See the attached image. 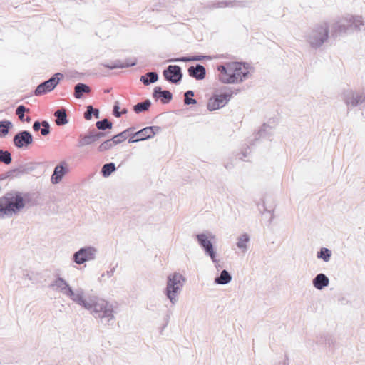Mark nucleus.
Segmentation results:
<instances>
[{
    "mask_svg": "<svg viewBox=\"0 0 365 365\" xmlns=\"http://www.w3.org/2000/svg\"><path fill=\"white\" fill-rule=\"evenodd\" d=\"M321 338L322 339L324 338V341L325 344L327 345L330 349L333 350V347L334 346V341L333 338L331 337V336H330L329 334H326L323 337L322 336Z\"/></svg>",
    "mask_w": 365,
    "mask_h": 365,
    "instance_id": "a19ab883",
    "label": "nucleus"
},
{
    "mask_svg": "<svg viewBox=\"0 0 365 365\" xmlns=\"http://www.w3.org/2000/svg\"><path fill=\"white\" fill-rule=\"evenodd\" d=\"M106 93H108V92H110V90H109V89H108V90H106Z\"/></svg>",
    "mask_w": 365,
    "mask_h": 365,
    "instance_id": "e2e57ef3",
    "label": "nucleus"
},
{
    "mask_svg": "<svg viewBox=\"0 0 365 365\" xmlns=\"http://www.w3.org/2000/svg\"><path fill=\"white\" fill-rule=\"evenodd\" d=\"M93 116H94V118L96 119H98L100 118L99 109L93 108Z\"/></svg>",
    "mask_w": 365,
    "mask_h": 365,
    "instance_id": "603ef678",
    "label": "nucleus"
},
{
    "mask_svg": "<svg viewBox=\"0 0 365 365\" xmlns=\"http://www.w3.org/2000/svg\"><path fill=\"white\" fill-rule=\"evenodd\" d=\"M7 178V177H6L5 173H4V175H1V179H5V178Z\"/></svg>",
    "mask_w": 365,
    "mask_h": 365,
    "instance_id": "bf43d9fd",
    "label": "nucleus"
},
{
    "mask_svg": "<svg viewBox=\"0 0 365 365\" xmlns=\"http://www.w3.org/2000/svg\"><path fill=\"white\" fill-rule=\"evenodd\" d=\"M38 165V163L34 162H29L19 165L18 167H16L17 175H19V178H20L24 175L29 174L36 170Z\"/></svg>",
    "mask_w": 365,
    "mask_h": 365,
    "instance_id": "5701e85b",
    "label": "nucleus"
},
{
    "mask_svg": "<svg viewBox=\"0 0 365 365\" xmlns=\"http://www.w3.org/2000/svg\"><path fill=\"white\" fill-rule=\"evenodd\" d=\"M185 281V277L179 272L172 273L167 277L166 287L163 293L171 304H175L178 301V295Z\"/></svg>",
    "mask_w": 365,
    "mask_h": 365,
    "instance_id": "39448f33",
    "label": "nucleus"
},
{
    "mask_svg": "<svg viewBox=\"0 0 365 365\" xmlns=\"http://www.w3.org/2000/svg\"><path fill=\"white\" fill-rule=\"evenodd\" d=\"M91 92V87L84 83H78L74 86L73 96L76 99H81L84 94H88Z\"/></svg>",
    "mask_w": 365,
    "mask_h": 365,
    "instance_id": "b1692460",
    "label": "nucleus"
},
{
    "mask_svg": "<svg viewBox=\"0 0 365 365\" xmlns=\"http://www.w3.org/2000/svg\"><path fill=\"white\" fill-rule=\"evenodd\" d=\"M6 177L7 178H19V175H17V168H15L14 169L9 170L7 172L5 173Z\"/></svg>",
    "mask_w": 365,
    "mask_h": 365,
    "instance_id": "a18cd8bd",
    "label": "nucleus"
},
{
    "mask_svg": "<svg viewBox=\"0 0 365 365\" xmlns=\"http://www.w3.org/2000/svg\"><path fill=\"white\" fill-rule=\"evenodd\" d=\"M152 105V103L150 99H146L144 101L139 102L137 104L134 105L133 107V111L138 114L149 110Z\"/></svg>",
    "mask_w": 365,
    "mask_h": 365,
    "instance_id": "c85d7f7f",
    "label": "nucleus"
},
{
    "mask_svg": "<svg viewBox=\"0 0 365 365\" xmlns=\"http://www.w3.org/2000/svg\"><path fill=\"white\" fill-rule=\"evenodd\" d=\"M166 62H180V57L168 59Z\"/></svg>",
    "mask_w": 365,
    "mask_h": 365,
    "instance_id": "6e6d98bb",
    "label": "nucleus"
},
{
    "mask_svg": "<svg viewBox=\"0 0 365 365\" xmlns=\"http://www.w3.org/2000/svg\"><path fill=\"white\" fill-rule=\"evenodd\" d=\"M128 112L127 108H123L120 113H121V115L123 114H126Z\"/></svg>",
    "mask_w": 365,
    "mask_h": 365,
    "instance_id": "4d7b16f0",
    "label": "nucleus"
},
{
    "mask_svg": "<svg viewBox=\"0 0 365 365\" xmlns=\"http://www.w3.org/2000/svg\"><path fill=\"white\" fill-rule=\"evenodd\" d=\"M34 142V137L30 131L24 130L16 133L13 138L14 146L19 149L27 148Z\"/></svg>",
    "mask_w": 365,
    "mask_h": 365,
    "instance_id": "f8f14e48",
    "label": "nucleus"
},
{
    "mask_svg": "<svg viewBox=\"0 0 365 365\" xmlns=\"http://www.w3.org/2000/svg\"><path fill=\"white\" fill-rule=\"evenodd\" d=\"M12 127L13 124L10 120L6 119L0 120V138L6 137Z\"/></svg>",
    "mask_w": 365,
    "mask_h": 365,
    "instance_id": "7c9ffc66",
    "label": "nucleus"
},
{
    "mask_svg": "<svg viewBox=\"0 0 365 365\" xmlns=\"http://www.w3.org/2000/svg\"><path fill=\"white\" fill-rule=\"evenodd\" d=\"M116 145H117L116 142L112 138L108 139V140L103 141L102 143H101L100 145L98 147L97 150L98 152H101V153L105 152V151H107V150L111 149Z\"/></svg>",
    "mask_w": 365,
    "mask_h": 365,
    "instance_id": "473e14b6",
    "label": "nucleus"
},
{
    "mask_svg": "<svg viewBox=\"0 0 365 365\" xmlns=\"http://www.w3.org/2000/svg\"><path fill=\"white\" fill-rule=\"evenodd\" d=\"M160 130L161 128L160 126H148L135 132V135H138L140 141H143L152 138Z\"/></svg>",
    "mask_w": 365,
    "mask_h": 365,
    "instance_id": "6ab92c4d",
    "label": "nucleus"
},
{
    "mask_svg": "<svg viewBox=\"0 0 365 365\" xmlns=\"http://www.w3.org/2000/svg\"><path fill=\"white\" fill-rule=\"evenodd\" d=\"M238 90L224 91L219 94H214L208 101L207 108L210 111H214L224 107L231 99L233 94H237Z\"/></svg>",
    "mask_w": 365,
    "mask_h": 365,
    "instance_id": "1a4fd4ad",
    "label": "nucleus"
},
{
    "mask_svg": "<svg viewBox=\"0 0 365 365\" xmlns=\"http://www.w3.org/2000/svg\"><path fill=\"white\" fill-rule=\"evenodd\" d=\"M135 127H130V128L125 129V130L113 135V138L116 142V144L118 145L127 139V138L128 136V133H130V130H135Z\"/></svg>",
    "mask_w": 365,
    "mask_h": 365,
    "instance_id": "2f4dec72",
    "label": "nucleus"
},
{
    "mask_svg": "<svg viewBox=\"0 0 365 365\" xmlns=\"http://www.w3.org/2000/svg\"><path fill=\"white\" fill-rule=\"evenodd\" d=\"M187 73L189 76L197 81L203 80L206 76V69L205 66L201 64L190 66L187 69Z\"/></svg>",
    "mask_w": 365,
    "mask_h": 365,
    "instance_id": "aec40b11",
    "label": "nucleus"
},
{
    "mask_svg": "<svg viewBox=\"0 0 365 365\" xmlns=\"http://www.w3.org/2000/svg\"><path fill=\"white\" fill-rule=\"evenodd\" d=\"M116 166L114 163H105L101 170V174L103 178H108L113 172L116 170Z\"/></svg>",
    "mask_w": 365,
    "mask_h": 365,
    "instance_id": "c756f323",
    "label": "nucleus"
},
{
    "mask_svg": "<svg viewBox=\"0 0 365 365\" xmlns=\"http://www.w3.org/2000/svg\"><path fill=\"white\" fill-rule=\"evenodd\" d=\"M225 168H230V165H225Z\"/></svg>",
    "mask_w": 365,
    "mask_h": 365,
    "instance_id": "69168bd1",
    "label": "nucleus"
},
{
    "mask_svg": "<svg viewBox=\"0 0 365 365\" xmlns=\"http://www.w3.org/2000/svg\"><path fill=\"white\" fill-rule=\"evenodd\" d=\"M272 128L267 123H263L259 130L254 134L253 139L249 141L250 146L256 145L262 139L271 140Z\"/></svg>",
    "mask_w": 365,
    "mask_h": 365,
    "instance_id": "2eb2a0df",
    "label": "nucleus"
},
{
    "mask_svg": "<svg viewBox=\"0 0 365 365\" xmlns=\"http://www.w3.org/2000/svg\"><path fill=\"white\" fill-rule=\"evenodd\" d=\"M216 268L218 269L219 267H220V265L217 263H215Z\"/></svg>",
    "mask_w": 365,
    "mask_h": 365,
    "instance_id": "052dcab7",
    "label": "nucleus"
},
{
    "mask_svg": "<svg viewBox=\"0 0 365 365\" xmlns=\"http://www.w3.org/2000/svg\"><path fill=\"white\" fill-rule=\"evenodd\" d=\"M250 240V237L247 234L244 233L239 236L237 239V246L238 248L246 250H247V244Z\"/></svg>",
    "mask_w": 365,
    "mask_h": 365,
    "instance_id": "e433bc0d",
    "label": "nucleus"
},
{
    "mask_svg": "<svg viewBox=\"0 0 365 365\" xmlns=\"http://www.w3.org/2000/svg\"><path fill=\"white\" fill-rule=\"evenodd\" d=\"M92 130L95 135L96 141L99 140L101 138H105L107 135L106 133H105L103 131H101V130L97 131L95 129H92Z\"/></svg>",
    "mask_w": 365,
    "mask_h": 365,
    "instance_id": "49530a36",
    "label": "nucleus"
},
{
    "mask_svg": "<svg viewBox=\"0 0 365 365\" xmlns=\"http://www.w3.org/2000/svg\"><path fill=\"white\" fill-rule=\"evenodd\" d=\"M0 162L5 165H9L12 162L11 153L3 149H0Z\"/></svg>",
    "mask_w": 365,
    "mask_h": 365,
    "instance_id": "4c0bfd02",
    "label": "nucleus"
},
{
    "mask_svg": "<svg viewBox=\"0 0 365 365\" xmlns=\"http://www.w3.org/2000/svg\"><path fill=\"white\" fill-rule=\"evenodd\" d=\"M225 168H230V165H225Z\"/></svg>",
    "mask_w": 365,
    "mask_h": 365,
    "instance_id": "0e129e2a",
    "label": "nucleus"
},
{
    "mask_svg": "<svg viewBox=\"0 0 365 365\" xmlns=\"http://www.w3.org/2000/svg\"><path fill=\"white\" fill-rule=\"evenodd\" d=\"M347 25L341 21H336L331 26V36L336 38L343 34H346L348 30L354 27L356 30H360V26L364 25V21L360 16L347 15L343 20Z\"/></svg>",
    "mask_w": 365,
    "mask_h": 365,
    "instance_id": "423d86ee",
    "label": "nucleus"
},
{
    "mask_svg": "<svg viewBox=\"0 0 365 365\" xmlns=\"http://www.w3.org/2000/svg\"><path fill=\"white\" fill-rule=\"evenodd\" d=\"M68 171L69 169L67 163L66 161L61 162L54 168L53 173L51 178V182L54 185L59 183Z\"/></svg>",
    "mask_w": 365,
    "mask_h": 365,
    "instance_id": "dca6fc26",
    "label": "nucleus"
},
{
    "mask_svg": "<svg viewBox=\"0 0 365 365\" xmlns=\"http://www.w3.org/2000/svg\"><path fill=\"white\" fill-rule=\"evenodd\" d=\"M93 106L88 105L86 106V110L84 112L83 117L86 120H90L93 117Z\"/></svg>",
    "mask_w": 365,
    "mask_h": 365,
    "instance_id": "79ce46f5",
    "label": "nucleus"
},
{
    "mask_svg": "<svg viewBox=\"0 0 365 365\" xmlns=\"http://www.w3.org/2000/svg\"><path fill=\"white\" fill-rule=\"evenodd\" d=\"M96 126L98 130L105 131L106 130H110L113 128V123L107 118L102 119L96 123Z\"/></svg>",
    "mask_w": 365,
    "mask_h": 365,
    "instance_id": "f704fd0d",
    "label": "nucleus"
},
{
    "mask_svg": "<svg viewBox=\"0 0 365 365\" xmlns=\"http://www.w3.org/2000/svg\"><path fill=\"white\" fill-rule=\"evenodd\" d=\"M138 60L136 58H128L125 60V62L122 63L120 60H115L113 61L110 63H101V66H103L105 68H107L108 69L113 70L116 68H130L135 66L137 64Z\"/></svg>",
    "mask_w": 365,
    "mask_h": 365,
    "instance_id": "a211bd4d",
    "label": "nucleus"
},
{
    "mask_svg": "<svg viewBox=\"0 0 365 365\" xmlns=\"http://www.w3.org/2000/svg\"><path fill=\"white\" fill-rule=\"evenodd\" d=\"M22 193L18 191L7 192L0 197V219L18 214L24 207Z\"/></svg>",
    "mask_w": 365,
    "mask_h": 365,
    "instance_id": "7ed1b4c3",
    "label": "nucleus"
},
{
    "mask_svg": "<svg viewBox=\"0 0 365 365\" xmlns=\"http://www.w3.org/2000/svg\"><path fill=\"white\" fill-rule=\"evenodd\" d=\"M55 123L58 126H63L68 123L66 110L64 108H58L53 113Z\"/></svg>",
    "mask_w": 365,
    "mask_h": 365,
    "instance_id": "393cba45",
    "label": "nucleus"
},
{
    "mask_svg": "<svg viewBox=\"0 0 365 365\" xmlns=\"http://www.w3.org/2000/svg\"><path fill=\"white\" fill-rule=\"evenodd\" d=\"M128 135L130 136L128 139V143H134L140 141L139 138H138V135H135V133H128Z\"/></svg>",
    "mask_w": 365,
    "mask_h": 365,
    "instance_id": "09e8293b",
    "label": "nucleus"
},
{
    "mask_svg": "<svg viewBox=\"0 0 365 365\" xmlns=\"http://www.w3.org/2000/svg\"><path fill=\"white\" fill-rule=\"evenodd\" d=\"M163 76L166 81L178 85L182 81L183 73L180 66L169 65L163 70Z\"/></svg>",
    "mask_w": 365,
    "mask_h": 365,
    "instance_id": "9b49d317",
    "label": "nucleus"
},
{
    "mask_svg": "<svg viewBox=\"0 0 365 365\" xmlns=\"http://www.w3.org/2000/svg\"><path fill=\"white\" fill-rule=\"evenodd\" d=\"M30 109L24 105H19L16 109V115L19 117L21 122H25V113H29Z\"/></svg>",
    "mask_w": 365,
    "mask_h": 365,
    "instance_id": "58836bf2",
    "label": "nucleus"
},
{
    "mask_svg": "<svg viewBox=\"0 0 365 365\" xmlns=\"http://www.w3.org/2000/svg\"><path fill=\"white\" fill-rule=\"evenodd\" d=\"M31 120V117L28 116L26 118H25V122L30 123Z\"/></svg>",
    "mask_w": 365,
    "mask_h": 365,
    "instance_id": "13d9d810",
    "label": "nucleus"
},
{
    "mask_svg": "<svg viewBox=\"0 0 365 365\" xmlns=\"http://www.w3.org/2000/svg\"><path fill=\"white\" fill-rule=\"evenodd\" d=\"M329 284V277L324 273L317 274L312 279L313 286L318 290H322Z\"/></svg>",
    "mask_w": 365,
    "mask_h": 365,
    "instance_id": "4be33fe9",
    "label": "nucleus"
},
{
    "mask_svg": "<svg viewBox=\"0 0 365 365\" xmlns=\"http://www.w3.org/2000/svg\"><path fill=\"white\" fill-rule=\"evenodd\" d=\"M42 125H43V120L42 121L36 120L33 123L32 128L35 132H38L40 130Z\"/></svg>",
    "mask_w": 365,
    "mask_h": 365,
    "instance_id": "de8ad7c7",
    "label": "nucleus"
},
{
    "mask_svg": "<svg viewBox=\"0 0 365 365\" xmlns=\"http://www.w3.org/2000/svg\"><path fill=\"white\" fill-rule=\"evenodd\" d=\"M250 66L246 62H227L217 66L219 80L223 83H240L248 78Z\"/></svg>",
    "mask_w": 365,
    "mask_h": 365,
    "instance_id": "f03ea898",
    "label": "nucleus"
},
{
    "mask_svg": "<svg viewBox=\"0 0 365 365\" xmlns=\"http://www.w3.org/2000/svg\"><path fill=\"white\" fill-rule=\"evenodd\" d=\"M41 135L46 136L51 133V125L47 120H43V125L40 129Z\"/></svg>",
    "mask_w": 365,
    "mask_h": 365,
    "instance_id": "ea45409f",
    "label": "nucleus"
},
{
    "mask_svg": "<svg viewBox=\"0 0 365 365\" xmlns=\"http://www.w3.org/2000/svg\"><path fill=\"white\" fill-rule=\"evenodd\" d=\"M318 259H322L324 262H327L331 257V251L327 247H322L317 253Z\"/></svg>",
    "mask_w": 365,
    "mask_h": 365,
    "instance_id": "72a5a7b5",
    "label": "nucleus"
},
{
    "mask_svg": "<svg viewBox=\"0 0 365 365\" xmlns=\"http://www.w3.org/2000/svg\"><path fill=\"white\" fill-rule=\"evenodd\" d=\"M248 150H250V146L247 145V148H246L245 150H242L241 152V154H242V157H240V159L242 160L243 158H246L248 155Z\"/></svg>",
    "mask_w": 365,
    "mask_h": 365,
    "instance_id": "3c124183",
    "label": "nucleus"
},
{
    "mask_svg": "<svg viewBox=\"0 0 365 365\" xmlns=\"http://www.w3.org/2000/svg\"><path fill=\"white\" fill-rule=\"evenodd\" d=\"M120 103L116 101L114 102V105L113 107V115L115 118H120L121 117V113H120Z\"/></svg>",
    "mask_w": 365,
    "mask_h": 365,
    "instance_id": "37998d69",
    "label": "nucleus"
},
{
    "mask_svg": "<svg viewBox=\"0 0 365 365\" xmlns=\"http://www.w3.org/2000/svg\"><path fill=\"white\" fill-rule=\"evenodd\" d=\"M23 196V202L24 203V207L27 204L29 206H36L39 204V194L38 192H25L22 193Z\"/></svg>",
    "mask_w": 365,
    "mask_h": 365,
    "instance_id": "a878e982",
    "label": "nucleus"
},
{
    "mask_svg": "<svg viewBox=\"0 0 365 365\" xmlns=\"http://www.w3.org/2000/svg\"><path fill=\"white\" fill-rule=\"evenodd\" d=\"M159 77L157 72L150 71L148 72L143 76H140V81L145 86H148L151 83H155L158 81Z\"/></svg>",
    "mask_w": 365,
    "mask_h": 365,
    "instance_id": "cd10ccee",
    "label": "nucleus"
},
{
    "mask_svg": "<svg viewBox=\"0 0 365 365\" xmlns=\"http://www.w3.org/2000/svg\"><path fill=\"white\" fill-rule=\"evenodd\" d=\"M153 98L155 101L160 100L163 104H168L173 99V93L168 90H163L162 87L158 86L153 88Z\"/></svg>",
    "mask_w": 365,
    "mask_h": 365,
    "instance_id": "f3484780",
    "label": "nucleus"
},
{
    "mask_svg": "<svg viewBox=\"0 0 365 365\" xmlns=\"http://www.w3.org/2000/svg\"><path fill=\"white\" fill-rule=\"evenodd\" d=\"M195 239L205 255L210 257L213 263H217V250L214 246L215 235L210 232H202L197 234Z\"/></svg>",
    "mask_w": 365,
    "mask_h": 365,
    "instance_id": "0eeeda50",
    "label": "nucleus"
},
{
    "mask_svg": "<svg viewBox=\"0 0 365 365\" xmlns=\"http://www.w3.org/2000/svg\"><path fill=\"white\" fill-rule=\"evenodd\" d=\"M195 93L192 90H188L184 93V104L185 106L197 104V101L193 98Z\"/></svg>",
    "mask_w": 365,
    "mask_h": 365,
    "instance_id": "c9c22d12",
    "label": "nucleus"
},
{
    "mask_svg": "<svg viewBox=\"0 0 365 365\" xmlns=\"http://www.w3.org/2000/svg\"><path fill=\"white\" fill-rule=\"evenodd\" d=\"M97 250L91 246H85L80 248L73 255V261L77 264H82L86 262L95 259Z\"/></svg>",
    "mask_w": 365,
    "mask_h": 365,
    "instance_id": "9d476101",
    "label": "nucleus"
},
{
    "mask_svg": "<svg viewBox=\"0 0 365 365\" xmlns=\"http://www.w3.org/2000/svg\"><path fill=\"white\" fill-rule=\"evenodd\" d=\"M249 1H236V0H229V1H220L215 2H210L206 5V8L210 9H219V8H225V7H239L244 8L249 6Z\"/></svg>",
    "mask_w": 365,
    "mask_h": 365,
    "instance_id": "4468645a",
    "label": "nucleus"
},
{
    "mask_svg": "<svg viewBox=\"0 0 365 365\" xmlns=\"http://www.w3.org/2000/svg\"><path fill=\"white\" fill-rule=\"evenodd\" d=\"M49 287L51 288L56 287L63 294L84 309L89 310L94 317L99 318L101 323L108 324V322L114 319L113 307L111 304L96 297L85 299L84 292L82 289H79L75 292L68 283L60 276H57Z\"/></svg>",
    "mask_w": 365,
    "mask_h": 365,
    "instance_id": "f257e3e1",
    "label": "nucleus"
},
{
    "mask_svg": "<svg viewBox=\"0 0 365 365\" xmlns=\"http://www.w3.org/2000/svg\"><path fill=\"white\" fill-rule=\"evenodd\" d=\"M212 57L210 56H206L202 54H198L192 56V61H200L203 60H211Z\"/></svg>",
    "mask_w": 365,
    "mask_h": 365,
    "instance_id": "c03bdc74",
    "label": "nucleus"
},
{
    "mask_svg": "<svg viewBox=\"0 0 365 365\" xmlns=\"http://www.w3.org/2000/svg\"><path fill=\"white\" fill-rule=\"evenodd\" d=\"M117 267V264L113 267V268H111L110 270L107 271L106 272V275L108 277H110L111 276L113 275L115 271V268Z\"/></svg>",
    "mask_w": 365,
    "mask_h": 365,
    "instance_id": "864d4df0",
    "label": "nucleus"
},
{
    "mask_svg": "<svg viewBox=\"0 0 365 365\" xmlns=\"http://www.w3.org/2000/svg\"><path fill=\"white\" fill-rule=\"evenodd\" d=\"M329 26L326 21L317 24L306 35V40L313 49L319 48L329 37Z\"/></svg>",
    "mask_w": 365,
    "mask_h": 365,
    "instance_id": "20e7f679",
    "label": "nucleus"
},
{
    "mask_svg": "<svg viewBox=\"0 0 365 365\" xmlns=\"http://www.w3.org/2000/svg\"><path fill=\"white\" fill-rule=\"evenodd\" d=\"M168 318H169V316L167 315V317L165 319V323L163 325V327H161L160 329V333L162 334L164 329L167 327L168 325Z\"/></svg>",
    "mask_w": 365,
    "mask_h": 365,
    "instance_id": "5fc2aeb1",
    "label": "nucleus"
},
{
    "mask_svg": "<svg viewBox=\"0 0 365 365\" xmlns=\"http://www.w3.org/2000/svg\"><path fill=\"white\" fill-rule=\"evenodd\" d=\"M180 62L192 61V56L180 57Z\"/></svg>",
    "mask_w": 365,
    "mask_h": 365,
    "instance_id": "8fccbe9b",
    "label": "nucleus"
},
{
    "mask_svg": "<svg viewBox=\"0 0 365 365\" xmlns=\"http://www.w3.org/2000/svg\"><path fill=\"white\" fill-rule=\"evenodd\" d=\"M96 142L95 135L92 129H89L86 134H80L78 140V147L90 145Z\"/></svg>",
    "mask_w": 365,
    "mask_h": 365,
    "instance_id": "412c9836",
    "label": "nucleus"
},
{
    "mask_svg": "<svg viewBox=\"0 0 365 365\" xmlns=\"http://www.w3.org/2000/svg\"><path fill=\"white\" fill-rule=\"evenodd\" d=\"M64 76L61 73H54L49 79L39 83L34 91V95L41 96L53 91Z\"/></svg>",
    "mask_w": 365,
    "mask_h": 365,
    "instance_id": "6e6552de",
    "label": "nucleus"
},
{
    "mask_svg": "<svg viewBox=\"0 0 365 365\" xmlns=\"http://www.w3.org/2000/svg\"><path fill=\"white\" fill-rule=\"evenodd\" d=\"M133 130H130V133H133Z\"/></svg>",
    "mask_w": 365,
    "mask_h": 365,
    "instance_id": "680f3d73",
    "label": "nucleus"
},
{
    "mask_svg": "<svg viewBox=\"0 0 365 365\" xmlns=\"http://www.w3.org/2000/svg\"><path fill=\"white\" fill-rule=\"evenodd\" d=\"M232 278L231 274L227 270L223 269L220 274L215 278L214 282L217 284L225 285L230 283Z\"/></svg>",
    "mask_w": 365,
    "mask_h": 365,
    "instance_id": "bb28decb",
    "label": "nucleus"
},
{
    "mask_svg": "<svg viewBox=\"0 0 365 365\" xmlns=\"http://www.w3.org/2000/svg\"><path fill=\"white\" fill-rule=\"evenodd\" d=\"M343 99L348 108L356 107L365 102V95L352 90H347L343 93Z\"/></svg>",
    "mask_w": 365,
    "mask_h": 365,
    "instance_id": "ddd939ff",
    "label": "nucleus"
}]
</instances>
